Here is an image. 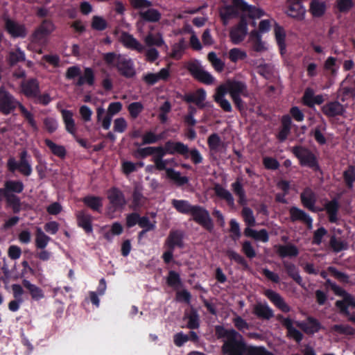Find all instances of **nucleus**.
<instances>
[{
  "label": "nucleus",
  "mask_w": 355,
  "mask_h": 355,
  "mask_svg": "<svg viewBox=\"0 0 355 355\" xmlns=\"http://www.w3.org/2000/svg\"><path fill=\"white\" fill-rule=\"evenodd\" d=\"M222 352L224 355H274L263 347L247 345L241 336L240 339L235 336L226 340L222 346Z\"/></svg>",
  "instance_id": "obj_1"
},
{
  "label": "nucleus",
  "mask_w": 355,
  "mask_h": 355,
  "mask_svg": "<svg viewBox=\"0 0 355 355\" xmlns=\"http://www.w3.org/2000/svg\"><path fill=\"white\" fill-rule=\"evenodd\" d=\"M103 59L108 67L116 68L123 77L132 78L136 75L134 62L124 55L109 52L103 54Z\"/></svg>",
  "instance_id": "obj_2"
},
{
  "label": "nucleus",
  "mask_w": 355,
  "mask_h": 355,
  "mask_svg": "<svg viewBox=\"0 0 355 355\" xmlns=\"http://www.w3.org/2000/svg\"><path fill=\"white\" fill-rule=\"evenodd\" d=\"M185 232L181 230H171L166 237L164 247L166 250L162 254V258L166 264L170 263L173 259V252L175 248H184Z\"/></svg>",
  "instance_id": "obj_3"
},
{
  "label": "nucleus",
  "mask_w": 355,
  "mask_h": 355,
  "mask_svg": "<svg viewBox=\"0 0 355 355\" xmlns=\"http://www.w3.org/2000/svg\"><path fill=\"white\" fill-rule=\"evenodd\" d=\"M291 152L298 159L302 166H307L315 172L320 171L317 157L309 148L302 146H295Z\"/></svg>",
  "instance_id": "obj_4"
},
{
  "label": "nucleus",
  "mask_w": 355,
  "mask_h": 355,
  "mask_svg": "<svg viewBox=\"0 0 355 355\" xmlns=\"http://www.w3.org/2000/svg\"><path fill=\"white\" fill-rule=\"evenodd\" d=\"M55 29V26L51 20L44 19L31 35V42L39 45L44 44Z\"/></svg>",
  "instance_id": "obj_5"
},
{
  "label": "nucleus",
  "mask_w": 355,
  "mask_h": 355,
  "mask_svg": "<svg viewBox=\"0 0 355 355\" xmlns=\"http://www.w3.org/2000/svg\"><path fill=\"white\" fill-rule=\"evenodd\" d=\"M333 286L332 291L336 295L343 297L342 300H337L336 302V306L339 309L340 313L349 314V306L355 308V299L354 296L337 284Z\"/></svg>",
  "instance_id": "obj_6"
},
{
  "label": "nucleus",
  "mask_w": 355,
  "mask_h": 355,
  "mask_svg": "<svg viewBox=\"0 0 355 355\" xmlns=\"http://www.w3.org/2000/svg\"><path fill=\"white\" fill-rule=\"evenodd\" d=\"M187 69L193 78L198 81L208 85L214 83V78L213 76L204 70L198 60L189 62Z\"/></svg>",
  "instance_id": "obj_7"
},
{
  "label": "nucleus",
  "mask_w": 355,
  "mask_h": 355,
  "mask_svg": "<svg viewBox=\"0 0 355 355\" xmlns=\"http://www.w3.org/2000/svg\"><path fill=\"white\" fill-rule=\"evenodd\" d=\"M19 102L4 86L0 87V112L4 115H8L13 112L17 107H19Z\"/></svg>",
  "instance_id": "obj_8"
},
{
  "label": "nucleus",
  "mask_w": 355,
  "mask_h": 355,
  "mask_svg": "<svg viewBox=\"0 0 355 355\" xmlns=\"http://www.w3.org/2000/svg\"><path fill=\"white\" fill-rule=\"evenodd\" d=\"M248 19L242 15L240 17L239 23L234 26L230 31V38L234 44L241 43L248 35Z\"/></svg>",
  "instance_id": "obj_9"
},
{
  "label": "nucleus",
  "mask_w": 355,
  "mask_h": 355,
  "mask_svg": "<svg viewBox=\"0 0 355 355\" xmlns=\"http://www.w3.org/2000/svg\"><path fill=\"white\" fill-rule=\"evenodd\" d=\"M306 0H286L285 14L294 19L301 21L304 19L306 8L303 2Z\"/></svg>",
  "instance_id": "obj_10"
},
{
  "label": "nucleus",
  "mask_w": 355,
  "mask_h": 355,
  "mask_svg": "<svg viewBox=\"0 0 355 355\" xmlns=\"http://www.w3.org/2000/svg\"><path fill=\"white\" fill-rule=\"evenodd\" d=\"M4 27L6 31L12 38H24L27 35V30L24 24L10 19L8 17H3Z\"/></svg>",
  "instance_id": "obj_11"
},
{
  "label": "nucleus",
  "mask_w": 355,
  "mask_h": 355,
  "mask_svg": "<svg viewBox=\"0 0 355 355\" xmlns=\"http://www.w3.org/2000/svg\"><path fill=\"white\" fill-rule=\"evenodd\" d=\"M277 320L279 321L286 330V336L293 338L296 343H300L303 339L302 333L293 327V321L289 318H284L282 315L278 314Z\"/></svg>",
  "instance_id": "obj_12"
},
{
  "label": "nucleus",
  "mask_w": 355,
  "mask_h": 355,
  "mask_svg": "<svg viewBox=\"0 0 355 355\" xmlns=\"http://www.w3.org/2000/svg\"><path fill=\"white\" fill-rule=\"evenodd\" d=\"M300 201L304 208L312 212L316 213L320 211V209L315 206L317 202L316 194L310 187H306L302 191Z\"/></svg>",
  "instance_id": "obj_13"
},
{
  "label": "nucleus",
  "mask_w": 355,
  "mask_h": 355,
  "mask_svg": "<svg viewBox=\"0 0 355 355\" xmlns=\"http://www.w3.org/2000/svg\"><path fill=\"white\" fill-rule=\"evenodd\" d=\"M220 86L225 87L227 94L228 93L230 96L238 95H242L243 97L248 96L247 85L242 81L229 80L225 85H221Z\"/></svg>",
  "instance_id": "obj_14"
},
{
  "label": "nucleus",
  "mask_w": 355,
  "mask_h": 355,
  "mask_svg": "<svg viewBox=\"0 0 355 355\" xmlns=\"http://www.w3.org/2000/svg\"><path fill=\"white\" fill-rule=\"evenodd\" d=\"M8 169L10 172L18 170L24 176L28 177L33 172L30 161L17 162L14 157H10L7 162Z\"/></svg>",
  "instance_id": "obj_15"
},
{
  "label": "nucleus",
  "mask_w": 355,
  "mask_h": 355,
  "mask_svg": "<svg viewBox=\"0 0 355 355\" xmlns=\"http://www.w3.org/2000/svg\"><path fill=\"white\" fill-rule=\"evenodd\" d=\"M20 87L23 94L28 98H34L40 93V83L36 78H32L21 83Z\"/></svg>",
  "instance_id": "obj_16"
},
{
  "label": "nucleus",
  "mask_w": 355,
  "mask_h": 355,
  "mask_svg": "<svg viewBox=\"0 0 355 355\" xmlns=\"http://www.w3.org/2000/svg\"><path fill=\"white\" fill-rule=\"evenodd\" d=\"M322 112L328 118H334L337 116H343L345 109L340 102L337 101H329L321 107Z\"/></svg>",
  "instance_id": "obj_17"
},
{
  "label": "nucleus",
  "mask_w": 355,
  "mask_h": 355,
  "mask_svg": "<svg viewBox=\"0 0 355 355\" xmlns=\"http://www.w3.org/2000/svg\"><path fill=\"white\" fill-rule=\"evenodd\" d=\"M206 98V92L204 89L200 88L195 92L185 94L182 100L187 103H194L198 108L205 107L204 101Z\"/></svg>",
  "instance_id": "obj_18"
},
{
  "label": "nucleus",
  "mask_w": 355,
  "mask_h": 355,
  "mask_svg": "<svg viewBox=\"0 0 355 355\" xmlns=\"http://www.w3.org/2000/svg\"><path fill=\"white\" fill-rule=\"evenodd\" d=\"M338 96H340V101L345 102L349 98H355V80L347 81V78L344 80L338 91Z\"/></svg>",
  "instance_id": "obj_19"
},
{
  "label": "nucleus",
  "mask_w": 355,
  "mask_h": 355,
  "mask_svg": "<svg viewBox=\"0 0 355 355\" xmlns=\"http://www.w3.org/2000/svg\"><path fill=\"white\" fill-rule=\"evenodd\" d=\"M264 295L282 312L288 313L291 311V307L278 293L272 290L268 289L264 292Z\"/></svg>",
  "instance_id": "obj_20"
},
{
  "label": "nucleus",
  "mask_w": 355,
  "mask_h": 355,
  "mask_svg": "<svg viewBox=\"0 0 355 355\" xmlns=\"http://www.w3.org/2000/svg\"><path fill=\"white\" fill-rule=\"evenodd\" d=\"M107 198L114 210H121L125 205L124 195L117 188L113 187L110 189Z\"/></svg>",
  "instance_id": "obj_21"
},
{
  "label": "nucleus",
  "mask_w": 355,
  "mask_h": 355,
  "mask_svg": "<svg viewBox=\"0 0 355 355\" xmlns=\"http://www.w3.org/2000/svg\"><path fill=\"white\" fill-rule=\"evenodd\" d=\"M166 150L169 155L178 153L184 158H189V147L181 141H173L169 140L165 143Z\"/></svg>",
  "instance_id": "obj_22"
},
{
  "label": "nucleus",
  "mask_w": 355,
  "mask_h": 355,
  "mask_svg": "<svg viewBox=\"0 0 355 355\" xmlns=\"http://www.w3.org/2000/svg\"><path fill=\"white\" fill-rule=\"evenodd\" d=\"M252 313L257 318L263 320H269L274 317L273 310L266 302H257L253 306Z\"/></svg>",
  "instance_id": "obj_23"
},
{
  "label": "nucleus",
  "mask_w": 355,
  "mask_h": 355,
  "mask_svg": "<svg viewBox=\"0 0 355 355\" xmlns=\"http://www.w3.org/2000/svg\"><path fill=\"white\" fill-rule=\"evenodd\" d=\"M227 91L223 86H218L214 95V101L220 106V107L225 112H231L232 107L230 101L225 98Z\"/></svg>",
  "instance_id": "obj_24"
},
{
  "label": "nucleus",
  "mask_w": 355,
  "mask_h": 355,
  "mask_svg": "<svg viewBox=\"0 0 355 355\" xmlns=\"http://www.w3.org/2000/svg\"><path fill=\"white\" fill-rule=\"evenodd\" d=\"M120 41L127 49L135 50L139 53H142L144 50V46L129 33L122 32Z\"/></svg>",
  "instance_id": "obj_25"
},
{
  "label": "nucleus",
  "mask_w": 355,
  "mask_h": 355,
  "mask_svg": "<svg viewBox=\"0 0 355 355\" xmlns=\"http://www.w3.org/2000/svg\"><path fill=\"white\" fill-rule=\"evenodd\" d=\"M170 77L168 67L162 68L158 73H148L143 76V80L148 85H154L159 80H167Z\"/></svg>",
  "instance_id": "obj_26"
},
{
  "label": "nucleus",
  "mask_w": 355,
  "mask_h": 355,
  "mask_svg": "<svg viewBox=\"0 0 355 355\" xmlns=\"http://www.w3.org/2000/svg\"><path fill=\"white\" fill-rule=\"evenodd\" d=\"M166 146H155L154 156L152 161L155 164V166L158 171H164L166 169L167 159H164L163 157L166 155Z\"/></svg>",
  "instance_id": "obj_27"
},
{
  "label": "nucleus",
  "mask_w": 355,
  "mask_h": 355,
  "mask_svg": "<svg viewBox=\"0 0 355 355\" xmlns=\"http://www.w3.org/2000/svg\"><path fill=\"white\" fill-rule=\"evenodd\" d=\"M166 146H155L154 156L152 161L155 164V166L158 171H164L166 169L167 159H164L163 157L166 155Z\"/></svg>",
  "instance_id": "obj_28"
},
{
  "label": "nucleus",
  "mask_w": 355,
  "mask_h": 355,
  "mask_svg": "<svg viewBox=\"0 0 355 355\" xmlns=\"http://www.w3.org/2000/svg\"><path fill=\"white\" fill-rule=\"evenodd\" d=\"M340 203L338 200L336 198L327 201L324 205V209L329 217V222H337L338 214L340 209Z\"/></svg>",
  "instance_id": "obj_29"
},
{
  "label": "nucleus",
  "mask_w": 355,
  "mask_h": 355,
  "mask_svg": "<svg viewBox=\"0 0 355 355\" xmlns=\"http://www.w3.org/2000/svg\"><path fill=\"white\" fill-rule=\"evenodd\" d=\"M215 194L217 197L225 200L228 207L234 209L236 207L234 198L232 194L226 189L223 188L220 184H216L214 187Z\"/></svg>",
  "instance_id": "obj_30"
},
{
  "label": "nucleus",
  "mask_w": 355,
  "mask_h": 355,
  "mask_svg": "<svg viewBox=\"0 0 355 355\" xmlns=\"http://www.w3.org/2000/svg\"><path fill=\"white\" fill-rule=\"evenodd\" d=\"M219 16L224 26H227L231 19L239 16V12L231 5H225L219 10Z\"/></svg>",
  "instance_id": "obj_31"
},
{
  "label": "nucleus",
  "mask_w": 355,
  "mask_h": 355,
  "mask_svg": "<svg viewBox=\"0 0 355 355\" xmlns=\"http://www.w3.org/2000/svg\"><path fill=\"white\" fill-rule=\"evenodd\" d=\"M5 198L7 205L10 207L14 212L19 211L21 206L20 198L16 195H8L5 188H0V202Z\"/></svg>",
  "instance_id": "obj_32"
},
{
  "label": "nucleus",
  "mask_w": 355,
  "mask_h": 355,
  "mask_svg": "<svg viewBox=\"0 0 355 355\" xmlns=\"http://www.w3.org/2000/svg\"><path fill=\"white\" fill-rule=\"evenodd\" d=\"M327 3L324 1L311 0L309 3V12L315 18L322 17L326 12Z\"/></svg>",
  "instance_id": "obj_33"
},
{
  "label": "nucleus",
  "mask_w": 355,
  "mask_h": 355,
  "mask_svg": "<svg viewBox=\"0 0 355 355\" xmlns=\"http://www.w3.org/2000/svg\"><path fill=\"white\" fill-rule=\"evenodd\" d=\"M189 215L196 222H211L208 211L200 205H193Z\"/></svg>",
  "instance_id": "obj_34"
},
{
  "label": "nucleus",
  "mask_w": 355,
  "mask_h": 355,
  "mask_svg": "<svg viewBox=\"0 0 355 355\" xmlns=\"http://www.w3.org/2000/svg\"><path fill=\"white\" fill-rule=\"evenodd\" d=\"M147 8L146 10L139 12L140 19L146 22H158L162 18L161 12L155 8H151L150 7Z\"/></svg>",
  "instance_id": "obj_35"
},
{
  "label": "nucleus",
  "mask_w": 355,
  "mask_h": 355,
  "mask_svg": "<svg viewBox=\"0 0 355 355\" xmlns=\"http://www.w3.org/2000/svg\"><path fill=\"white\" fill-rule=\"evenodd\" d=\"M61 114L67 132L73 136H75L76 134V128L75 121L73 118V114L72 111L69 110H62Z\"/></svg>",
  "instance_id": "obj_36"
},
{
  "label": "nucleus",
  "mask_w": 355,
  "mask_h": 355,
  "mask_svg": "<svg viewBox=\"0 0 355 355\" xmlns=\"http://www.w3.org/2000/svg\"><path fill=\"white\" fill-rule=\"evenodd\" d=\"M166 178L173 181L178 187H182L189 182V178L187 176H182L180 172L174 170L172 168H166Z\"/></svg>",
  "instance_id": "obj_37"
},
{
  "label": "nucleus",
  "mask_w": 355,
  "mask_h": 355,
  "mask_svg": "<svg viewBox=\"0 0 355 355\" xmlns=\"http://www.w3.org/2000/svg\"><path fill=\"white\" fill-rule=\"evenodd\" d=\"M23 286L28 290L33 300L39 301L44 297V294L41 288L30 282L27 279H23Z\"/></svg>",
  "instance_id": "obj_38"
},
{
  "label": "nucleus",
  "mask_w": 355,
  "mask_h": 355,
  "mask_svg": "<svg viewBox=\"0 0 355 355\" xmlns=\"http://www.w3.org/2000/svg\"><path fill=\"white\" fill-rule=\"evenodd\" d=\"M95 83V75L94 70L90 67H85L84 69V73L83 76H80L76 85L81 87L85 84L89 86H93Z\"/></svg>",
  "instance_id": "obj_39"
},
{
  "label": "nucleus",
  "mask_w": 355,
  "mask_h": 355,
  "mask_svg": "<svg viewBox=\"0 0 355 355\" xmlns=\"http://www.w3.org/2000/svg\"><path fill=\"white\" fill-rule=\"evenodd\" d=\"M327 126L326 121L322 119V123L317 125L310 132V135L314 137L315 141L320 145H324L327 142V139L322 133V132L326 131Z\"/></svg>",
  "instance_id": "obj_40"
},
{
  "label": "nucleus",
  "mask_w": 355,
  "mask_h": 355,
  "mask_svg": "<svg viewBox=\"0 0 355 355\" xmlns=\"http://www.w3.org/2000/svg\"><path fill=\"white\" fill-rule=\"evenodd\" d=\"M289 214L293 222H313L311 217L306 212L297 207H291L289 209Z\"/></svg>",
  "instance_id": "obj_41"
},
{
  "label": "nucleus",
  "mask_w": 355,
  "mask_h": 355,
  "mask_svg": "<svg viewBox=\"0 0 355 355\" xmlns=\"http://www.w3.org/2000/svg\"><path fill=\"white\" fill-rule=\"evenodd\" d=\"M324 70L325 71V75L329 78H335L337 76L339 67L336 65V58L334 57H329L324 61Z\"/></svg>",
  "instance_id": "obj_42"
},
{
  "label": "nucleus",
  "mask_w": 355,
  "mask_h": 355,
  "mask_svg": "<svg viewBox=\"0 0 355 355\" xmlns=\"http://www.w3.org/2000/svg\"><path fill=\"white\" fill-rule=\"evenodd\" d=\"M25 59L24 52L19 47L15 51H10L6 57L7 63L10 67H14L18 62H24Z\"/></svg>",
  "instance_id": "obj_43"
},
{
  "label": "nucleus",
  "mask_w": 355,
  "mask_h": 355,
  "mask_svg": "<svg viewBox=\"0 0 355 355\" xmlns=\"http://www.w3.org/2000/svg\"><path fill=\"white\" fill-rule=\"evenodd\" d=\"M51 239L40 227H37L35 233V245L36 249L46 248Z\"/></svg>",
  "instance_id": "obj_44"
},
{
  "label": "nucleus",
  "mask_w": 355,
  "mask_h": 355,
  "mask_svg": "<svg viewBox=\"0 0 355 355\" xmlns=\"http://www.w3.org/2000/svg\"><path fill=\"white\" fill-rule=\"evenodd\" d=\"M277 252L282 258L295 257L298 255L299 250L293 244L279 245Z\"/></svg>",
  "instance_id": "obj_45"
},
{
  "label": "nucleus",
  "mask_w": 355,
  "mask_h": 355,
  "mask_svg": "<svg viewBox=\"0 0 355 355\" xmlns=\"http://www.w3.org/2000/svg\"><path fill=\"white\" fill-rule=\"evenodd\" d=\"M4 188L8 195H15L24 191V184L21 180H7L4 182Z\"/></svg>",
  "instance_id": "obj_46"
},
{
  "label": "nucleus",
  "mask_w": 355,
  "mask_h": 355,
  "mask_svg": "<svg viewBox=\"0 0 355 355\" xmlns=\"http://www.w3.org/2000/svg\"><path fill=\"white\" fill-rule=\"evenodd\" d=\"M275 35L277 44L279 46L281 54H283L286 50V33L282 26L278 24H275Z\"/></svg>",
  "instance_id": "obj_47"
},
{
  "label": "nucleus",
  "mask_w": 355,
  "mask_h": 355,
  "mask_svg": "<svg viewBox=\"0 0 355 355\" xmlns=\"http://www.w3.org/2000/svg\"><path fill=\"white\" fill-rule=\"evenodd\" d=\"M283 265L288 275L291 277L297 284L302 286V279L299 274V270L297 266L294 263L288 261H284Z\"/></svg>",
  "instance_id": "obj_48"
},
{
  "label": "nucleus",
  "mask_w": 355,
  "mask_h": 355,
  "mask_svg": "<svg viewBox=\"0 0 355 355\" xmlns=\"http://www.w3.org/2000/svg\"><path fill=\"white\" fill-rule=\"evenodd\" d=\"M82 201L94 211L100 212L103 207L102 198L98 196H87L83 198Z\"/></svg>",
  "instance_id": "obj_49"
},
{
  "label": "nucleus",
  "mask_w": 355,
  "mask_h": 355,
  "mask_svg": "<svg viewBox=\"0 0 355 355\" xmlns=\"http://www.w3.org/2000/svg\"><path fill=\"white\" fill-rule=\"evenodd\" d=\"M44 143L54 155L61 159L65 157L67 150L64 146L56 144L49 139H44Z\"/></svg>",
  "instance_id": "obj_50"
},
{
  "label": "nucleus",
  "mask_w": 355,
  "mask_h": 355,
  "mask_svg": "<svg viewBox=\"0 0 355 355\" xmlns=\"http://www.w3.org/2000/svg\"><path fill=\"white\" fill-rule=\"evenodd\" d=\"M173 207L180 213L189 215L193 205L187 200H172Z\"/></svg>",
  "instance_id": "obj_51"
},
{
  "label": "nucleus",
  "mask_w": 355,
  "mask_h": 355,
  "mask_svg": "<svg viewBox=\"0 0 355 355\" xmlns=\"http://www.w3.org/2000/svg\"><path fill=\"white\" fill-rule=\"evenodd\" d=\"M18 108H19L21 115L27 121L28 123L32 128V129L35 132L38 131V126H37L36 121L35 120L33 114L31 113V112H29L26 108V107L21 103H19Z\"/></svg>",
  "instance_id": "obj_52"
},
{
  "label": "nucleus",
  "mask_w": 355,
  "mask_h": 355,
  "mask_svg": "<svg viewBox=\"0 0 355 355\" xmlns=\"http://www.w3.org/2000/svg\"><path fill=\"white\" fill-rule=\"evenodd\" d=\"M215 335L218 339L226 338L227 340H229L231 338L237 336L239 334L233 329H226L222 325H216L215 327Z\"/></svg>",
  "instance_id": "obj_53"
},
{
  "label": "nucleus",
  "mask_w": 355,
  "mask_h": 355,
  "mask_svg": "<svg viewBox=\"0 0 355 355\" xmlns=\"http://www.w3.org/2000/svg\"><path fill=\"white\" fill-rule=\"evenodd\" d=\"M343 176L347 187L352 189L355 182V166L349 165L343 172Z\"/></svg>",
  "instance_id": "obj_54"
},
{
  "label": "nucleus",
  "mask_w": 355,
  "mask_h": 355,
  "mask_svg": "<svg viewBox=\"0 0 355 355\" xmlns=\"http://www.w3.org/2000/svg\"><path fill=\"white\" fill-rule=\"evenodd\" d=\"M144 42L148 46H156L157 47H160L164 44L163 37L159 33L156 34L149 33L146 36Z\"/></svg>",
  "instance_id": "obj_55"
},
{
  "label": "nucleus",
  "mask_w": 355,
  "mask_h": 355,
  "mask_svg": "<svg viewBox=\"0 0 355 355\" xmlns=\"http://www.w3.org/2000/svg\"><path fill=\"white\" fill-rule=\"evenodd\" d=\"M207 60L216 71L221 72L224 69V62H223L220 58L217 57V55L215 52H209L207 55Z\"/></svg>",
  "instance_id": "obj_56"
},
{
  "label": "nucleus",
  "mask_w": 355,
  "mask_h": 355,
  "mask_svg": "<svg viewBox=\"0 0 355 355\" xmlns=\"http://www.w3.org/2000/svg\"><path fill=\"white\" fill-rule=\"evenodd\" d=\"M186 47L184 40L182 38L178 43L175 44L173 46L171 53H170V57L175 60H180L182 58Z\"/></svg>",
  "instance_id": "obj_57"
},
{
  "label": "nucleus",
  "mask_w": 355,
  "mask_h": 355,
  "mask_svg": "<svg viewBox=\"0 0 355 355\" xmlns=\"http://www.w3.org/2000/svg\"><path fill=\"white\" fill-rule=\"evenodd\" d=\"M329 245L334 252H339L345 250L348 248L347 243L340 239L332 236L330 239Z\"/></svg>",
  "instance_id": "obj_58"
},
{
  "label": "nucleus",
  "mask_w": 355,
  "mask_h": 355,
  "mask_svg": "<svg viewBox=\"0 0 355 355\" xmlns=\"http://www.w3.org/2000/svg\"><path fill=\"white\" fill-rule=\"evenodd\" d=\"M145 198L144 197L141 191L136 187L132 193V207L134 210L139 209L144 203Z\"/></svg>",
  "instance_id": "obj_59"
},
{
  "label": "nucleus",
  "mask_w": 355,
  "mask_h": 355,
  "mask_svg": "<svg viewBox=\"0 0 355 355\" xmlns=\"http://www.w3.org/2000/svg\"><path fill=\"white\" fill-rule=\"evenodd\" d=\"M314 98L315 93L313 89L308 87L304 92L302 98V102L305 106L309 108H313L315 107Z\"/></svg>",
  "instance_id": "obj_60"
},
{
  "label": "nucleus",
  "mask_w": 355,
  "mask_h": 355,
  "mask_svg": "<svg viewBox=\"0 0 355 355\" xmlns=\"http://www.w3.org/2000/svg\"><path fill=\"white\" fill-rule=\"evenodd\" d=\"M226 255L230 260L234 261L244 268H248V263L245 259L233 250H227L226 251Z\"/></svg>",
  "instance_id": "obj_61"
},
{
  "label": "nucleus",
  "mask_w": 355,
  "mask_h": 355,
  "mask_svg": "<svg viewBox=\"0 0 355 355\" xmlns=\"http://www.w3.org/2000/svg\"><path fill=\"white\" fill-rule=\"evenodd\" d=\"M166 283L168 286L174 288L181 286L182 280L180 275L174 270H170L166 279Z\"/></svg>",
  "instance_id": "obj_62"
},
{
  "label": "nucleus",
  "mask_w": 355,
  "mask_h": 355,
  "mask_svg": "<svg viewBox=\"0 0 355 355\" xmlns=\"http://www.w3.org/2000/svg\"><path fill=\"white\" fill-rule=\"evenodd\" d=\"M91 26L95 31H103L107 28V22L102 17L94 15L92 17Z\"/></svg>",
  "instance_id": "obj_63"
},
{
  "label": "nucleus",
  "mask_w": 355,
  "mask_h": 355,
  "mask_svg": "<svg viewBox=\"0 0 355 355\" xmlns=\"http://www.w3.org/2000/svg\"><path fill=\"white\" fill-rule=\"evenodd\" d=\"M327 270L340 283L348 284L349 282V276L345 272L338 271L335 267L329 266Z\"/></svg>",
  "instance_id": "obj_64"
}]
</instances>
